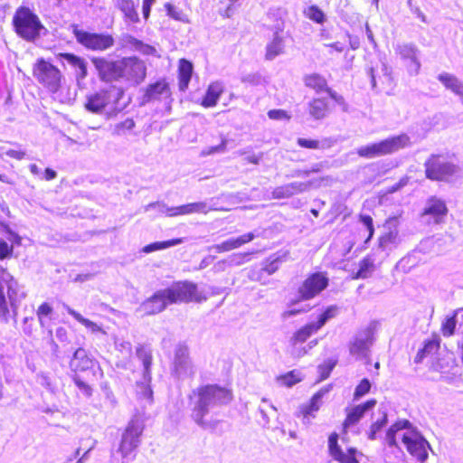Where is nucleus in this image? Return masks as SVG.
<instances>
[{
    "mask_svg": "<svg viewBox=\"0 0 463 463\" xmlns=\"http://www.w3.org/2000/svg\"><path fill=\"white\" fill-rule=\"evenodd\" d=\"M79 323L84 326L86 328L90 330L94 334L101 333L106 334V332L103 330L101 326L98 325L97 323L91 321L89 318L84 317L82 315H79Z\"/></svg>",
    "mask_w": 463,
    "mask_h": 463,
    "instance_id": "nucleus-59",
    "label": "nucleus"
},
{
    "mask_svg": "<svg viewBox=\"0 0 463 463\" xmlns=\"http://www.w3.org/2000/svg\"><path fill=\"white\" fill-rule=\"evenodd\" d=\"M396 52L401 57V59L411 61V62H414L417 65H419V62L417 61V52L412 45H399L398 48L396 49Z\"/></svg>",
    "mask_w": 463,
    "mask_h": 463,
    "instance_id": "nucleus-48",
    "label": "nucleus"
},
{
    "mask_svg": "<svg viewBox=\"0 0 463 463\" xmlns=\"http://www.w3.org/2000/svg\"><path fill=\"white\" fill-rule=\"evenodd\" d=\"M7 298L9 303L20 302L25 298V293H19L18 282L10 274V279H6Z\"/></svg>",
    "mask_w": 463,
    "mask_h": 463,
    "instance_id": "nucleus-43",
    "label": "nucleus"
},
{
    "mask_svg": "<svg viewBox=\"0 0 463 463\" xmlns=\"http://www.w3.org/2000/svg\"><path fill=\"white\" fill-rule=\"evenodd\" d=\"M100 390L105 396L106 401L109 402L112 408H115L118 405V400L107 381L100 383Z\"/></svg>",
    "mask_w": 463,
    "mask_h": 463,
    "instance_id": "nucleus-54",
    "label": "nucleus"
},
{
    "mask_svg": "<svg viewBox=\"0 0 463 463\" xmlns=\"http://www.w3.org/2000/svg\"><path fill=\"white\" fill-rule=\"evenodd\" d=\"M140 91L143 92L139 98L140 106L171 97L169 83L165 79H159L155 82L149 83L146 88L141 89Z\"/></svg>",
    "mask_w": 463,
    "mask_h": 463,
    "instance_id": "nucleus-17",
    "label": "nucleus"
},
{
    "mask_svg": "<svg viewBox=\"0 0 463 463\" xmlns=\"http://www.w3.org/2000/svg\"><path fill=\"white\" fill-rule=\"evenodd\" d=\"M165 290L171 305L201 301L197 284L189 280L174 281Z\"/></svg>",
    "mask_w": 463,
    "mask_h": 463,
    "instance_id": "nucleus-9",
    "label": "nucleus"
},
{
    "mask_svg": "<svg viewBox=\"0 0 463 463\" xmlns=\"http://www.w3.org/2000/svg\"><path fill=\"white\" fill-rule=\"evenodd\" d=\"M171 373L177 379L191 377L194 373L188 346L184 343H179L175 348Z\"/></svg>",
    "mask_w": 463,
    "mask_h": 463,
    "instance_id": "nucleus-13",
    "label": "nucleus"
},
{
    "mask_svg": "<svg viewBox=\"0 0 463 463\" xmlns=\"http://www.w3.org/2000/svg\"><path fill=\"white\" fill-rule=\"evenodd\" d=\"M335 141L332 137H325L322 140L315 138L298 137L297 145L305 149L310 150H326L331 148Z\"/></svg>",
    "mask_w": 463,
    "mask_h": 463,
    "instance_id": "nucleus-37",
    "label": "nucleus"
},
{
    "mask_svg": "<svg viewBox=\"0 0 463 463\" xmlns=\"http://www.w3.org/2000/svg\"><path fill=\"white\" fill-rule=\"evenodd\" d=\"M376 266L377 264L375 263L373 254L366 255L359 262V269L355 273L352 274V279H359L369 278L374 271Z\"/></svg>",
    "mask_w": 463,
    "mask_h": 463,
    "instance_id": "nucleus-39",
    "label": "nucleus"
},
{
    "mask_svg": "<svg viewBox=\"0 0 463 463\" xmlns=\"http://www.w3.org/2000/svg\"><path fill=\"white\" fill-rule=\"evenodd\" d=\"M338 307L335 305L327 307L318 317L317 320L309 325L317 332L322 328L327 320L335 317L337 315Z\"/></svg>",
    "mask_w": 463,
    "mask_h": 463,
    "instance_id": "nucleus-42",
    "label": "nucleus"
},
{
    "mask_svg": "<svg viewBox=\"0 0 463 463\" xmlns=\"http://www.w3.org/2000/svg\"><path fill=\"white\" fill-rule=\"evenodd\" d=\"M359 221L366 227V230L368 232V234L364 240V242L367 243L372 240L374 234V227H373V218L370 215L367 214H360L358 216Z\"/></svg>",
    "mask_w": 463,
    "mask_h": 463,
    "instance_id": "nucleus-57",
    "label": "nucleus"
},
{
    "mask_svg": "<svg viewBox=\"0 0 463 463\" xmlns=\"http://www.w3.org/2000/svg\"><path fill=\"white\" fill-rule=\"evenodd\" d=\"M90 60L102 82L125 80L132 86H138L146 77V65L137 56L112 60L104 56H91Z\"/></svg>",
    "mask_w": 463,
    "mask_h": 463,
    "instance_id": "nucleus-1",
    "label": "nucleus"
},
{
    "mask_svg": "<svg viewBox=\"0 0 463 463\" xmlns=\"http://www.w3.org/2000/svg\"><path fill=\"white\" fill-rule=\"evenodd\" d=\"M6 279H10V273L0 265V322L4 324H8L10 318V309L5 293Z\"/></svg>",
    "mask_w": 463,
    "mask_h": 463,
    "instance_id": "nucleus-31",
    "label": "nucleus"
},
{
    "mask_svg": "<svg viewBox=\"0 0 463 463\" xmlns=\"http://www.w3.org/2000/svg\"><path fill=\"white\" fill-rule=\"evenodd\" d=\"M136 355L141 361L143 365L142 374L146 378L152 373L153 355L152 349L148 344H138L136 346Z\"/></svg>",
    "mask_w": 463,
    "mask_h": 463,
    "instance_id": "nucleus-35",
    "label": "nucleus"
},
{
    "mask_svg": "<svg viewBox=\"0 0 463 463\" xmlns=\"http://www.w3.org/2000/svg\"><path fill=\"white\" fill-rule=\"evenodd\" d=\"M457 325L456 314H453L450 317H446V319L441 324V333L444 336L449 337L455 333Z\"/></svg>",
    "mask_w": 463,
    "mask_h": 463,
    "instance_id": "nucleus-52",
    "label": "nucleus"
},
{
    "mask_svg": "<svg viewBox=\"0 0 463 463\" xmlns=\"http://www.w3.org/2000/svg\"><path fill=\"white\" fill-rule=\"evenodd\" d=\"M448 213V208L443 200L439 199L435 196H431L428 199L427 204L422 211V215H428L432 218L436 222L446 216Z\"/></svg>",
    "mask_w": 463,
    "mask_h": 463,
    "instance_id": "nucleus-32",
    "label": "nucleus"
},
{
    "mask_svg": "<svg viewBox=\"0 0 463 463\" xmlns=\"http://www.w3.org/2000/svg\"><path fill=\"white\" fill-rule=\"evenodd\" d=\"M148 419L149 415L146 411L144 410H135V413L121 434L117 448L116 445L112 448V456L119 454L123 460L122 463H128L135 459L137 449L141 444V437L146 428V421Z\"/></svg>",
    "mask_w": 463,
    "mask_h": 463,
    "instance_id": "nucleus-2",
    "label": "nucleus"
},
{
    "mask_svg": "<svg viewBox=\"0 0 463 463\" xmlns=\"http://www.w3.org/2000/svg\"><path fill=\"white\" fill-rule=\"evenodd\" d=\"M255 238L254 233L248 232L237 238L228 239L222 243L216 245L218 252H226L241 247L242 245L251 241Z\"/></svg>",
    "mask_w": 463,
    "mask_h": 463,
    "instance_id": "nucleus-38",
    "label": "nucleus"
},
{
    "mask_svg": "<svg viewBox=\"0 0 463 463\" xmlns=\"http://www.w3.org/2000/svg\"><path fill=\"white\" fill-rule=\"evenodd\" d=\"M333 106L326 97L313 98L307 104L308 115L315 120L326 118L331 112Z\"/></svg>",
    "mask_w": 463,
    "mask_h": 463,
    "instance_id": "nucleus-28",
    "label": "nucleus"
},
{
    "mask_svg": "<svg viewBox=\"0 0 463 463\" xmlns=\"http://www.w3.org/2000/svg\"><path fill=\"white\" fill-rule=\"evenodd\" d=\"M69 376L83 396L88 399L92 396L93 388L85 380H83L80 373H70Z\"/></svg>",
    "mask_w": 463,
    "mask_h": 463,
    "instance_id": "nucleus-46",
    "label": "nucleus"
},
{
    "mask_svg": "<svg viewBox=\"0 0 463 463\" xmlns=\"http://www.w3.org/2000/svg\"><path fill=\"white\" fill-rule=\"evenodd\" d=\"M439 80L455 94H463V83L454 75L442 73L438 76Z\"/></svg>",
    "mask_w": 463,
    "mask_h": 463,
    "instance_id": "nucleus-41",
    "label": "nucleus"
},
{
    "mask_svg": "<svg viewBox=\"0 0 463 463\" xmlns=\"http://www.w3.org/2000/svg\"><path fill=\"white\" fill-rule=\"evenodd\" d=\"M165 12H166V14L175 19V20H177V21H181L182 20V12L179 11V9L173 4L171 3H166L165 4Z\"/></svg>",
    "mask_w": 463,
    "mask_h": 463,
    "instance_id": "nucleus-64",
    "label": "nucleus"
},
{
    "mask_svg": "<svg viewBox=\"0 0 463 463\" xmlns=\"http://www.w3.org/2000/svg\"><path fill=\"white\" fill-rule=\"evenodd\" d=\"M317 331L309 325V323L297 329L288 340V348L293 357L300 358L307 355L310 349L317 345L315 339L308 345H305L307 340Z\"/></svg>",
    "mask_w": 463,
    "mask_h": 463,
    "instance_id": "nucleus-12",
    "label": "nucleus"
},
{
    "mask_svg": "<svg viewBox=\"0 0 463 463\" xmlns=\"http://www.w3.org/2000/svg\"><path fill=\"white\" fill-rule=\"evenodd\" d=\"M458 172V165L445 154H432L424 162L425 177L435 182H449Z\"/></svg>",
    "mask_w": 463,
    "mask_h": 463,
    "instance_id": "nucleus-7",
    "label": "nucleus"
},
{
    "mask_svg": "<svg viewBox=\"0 0 463 463\" xmlns=\"http://www.w3.org/2000/svg\"><path fill=\"white\" fill-rule=\"evenodd\" d=\"M232 400V392L219 385L204 386V405H223Z\"/></svg>",
    "mask_w": 463,
    "mask_h": 463,
    "instance_id": "nucleus-24",
    "label": "nucleus"
},
{
    "mask_svg": "<svg viewBox=\"0 0 463 463\" xmlns=\"http://www.w3.org/2000/svg\"><path fill=\"white\" fill-rule=\"evenodd\" d=\"M396 234L392 232L381 235L378 239V248L384 250L390 244L395 242Z\"/></svg>",
    "mask_w": 463,
    "mask_h": 463,
    "instance_id": "nucleus-61",
    "label": "nucleus"
},
{
    "mask_svg": "<svg viewBox=\"0 0 463 463\" xmlns=\"http://www.w3.org/2000/svg\"><path fill=\"white\" fill-rule=\"evenodd\" d=\"M402 440L413 458L421 462L426 460L429 444L418 432L408 430L402 434Z\"/></svg>",
    "mask_w": 463,
    "mask_h": 463,
    "instance_id": "nucleus-18",
    "label": "nucleus"
},
{
    "mask_svg": "<svg viewBox=\"0 0 463 463\" xmlns=\"http://www.w3.org/2000/svg\"><path fill=\"white\" fill-rule=\"evenodd\" d=\"M194 77V64L187 59H180L177 69L178 89L184 92Z\"/></svg>",
    "mask_w": 463,
    "mask_h": 463,
    "instance_id": "nucleus-33",
    "label": "nucleus"
},
{
    "mask_svg": "<svg viewBox=\"0 0 463 463\" xmlns=\"http://www.w3.org/2000/svg\"><path fill=\"white\" fill-rule=\"evenodd\" d=\"M12 27L15 34L27 43H36L48 33L38 14L24 5L16 8L12 19Z\"/></svg>",
    "mask_w": 463,
    "mask_h": 463,
    "instance_id": "nucleus-3",
    "label": "nucleus"
},
{
    "mask_svg": "<svg viewBox=\"0 0 463 463\" xmlns=\"http://www.w3.org/2000/svg\"><path fill=\"white\" fill-rule=\"evenodd\" d=\"M372 343V337H355L349 345L350 353L353 354H361L365 353Z\"/></svg>",
    "mask_w": 463,
    "mask_h": 463,
    "instance_id": "nucleus-47",
    "label": "nucleus"
},
{
    "mask_svg": "<svg viewBox=\"0 0 463 463\" xmlns=\"http://www.w3.org/2000/svg\"><path fill=\"white\" fill-rule=\"evenodd\" d=\"M268 117L273 120H289L290 114L284 109H270L268 111Z\"/></svg>",
    "mask_w": 463,
    "mask_h": 463,
    "instance_id": "nucleus-62",
    "label": "nucleus"
},
{
    "mask_svg": "<svg viewBox=\"0 0 463 463\" xmlns=\"http://www.w3.org/2000/svg\"><path fill=\"white\" fill-rule=\"evenodd\" d=\"M53 307L49 302H43L36 310V315L38 318L43 317L52 319V317L53 315Z\"/></svg>",
    "mask_w": 463,
    "mask_h": 463,
    "instance_id": "nucleus-60",
    "label": "nucleus"
},
{
    "mask_svg": "<svg viewBox=\"0 0 463 463\" xmlns=\"http://www.w3.org/2000/svg\"><path fill=\"white\" fill-rule=\"evenodd\" d=\"M304 84L307 88L317 93L325 92L328 97L337 104H344L345 99L342 95L333 90L327 84L326 79L319 73L313 72L303 77Z\"/></svg>",
    "mask_w": 463,
    "mask_h": 463,
    "instance_id": "nucleus-20",
    "label": "nucleus"
},
{
    "mask_svg": "<svg viewBox=\"0 0 463 463\" xmlns=\"http://www.w3.org/2000/svg\"><path fill=\"white\" fill-rule=\"evenodd\" d=\"M33 71L36 80L52 93L60 90L63 76L57 66L44 58H39L33 64Z\"/></svg>",
    "mask_w": 463,
    "mask_h": 463,
    "instance_id": "nucleus-8",
    "label": "nucleus"
},
{
    "mask_svg": "<svg viewBox=\"0 0 463 463\" xmlns=\"http://www.w3.org/2000/svg\"><path fill=\"white\" fill-rule=\"evenodd\" d=\"M387 423V416L386 414H383V417L370 426V430L367 434L368 439L371 440H373L376 439V435L379 431L382 430V429L386 425Z\"/></svg>",
    "mask_w": 463,
    "mask_h": 463,
    "instance_id": "nucleus-56",
    "label": "nucleus"
},
{
    "mask_svg": "<svg viewBox=\"0 0 463 463\" xmlns=\"http://www.w3.org/2000/svg\"><path fill=\"white\" fill-rule=\"evenodd\" d=\"M409 421L407 420L397 421L393 423L386 431V442L390 447H396V433L409 426Z\"/></svg>",
    "mask_w": 463,
    "mask_h": 463,
    "instance_id": "nucleus-44",
    "label": "nucleus"
},
{
    "mask_svg": "<svg viewBox=\"0 0 463 463\" xmlns=\"http://www.w3.org/2000/svg\"><path fill=\"white\" fill-rule=\"evenodd\" d=\"M69 368L71 370V373L90 372L95 376L97 371H99L100 375H103V371L99 363L92 354L80 345L77 346L72 351V354L69 362Z\"/></svg>",
    "mask_w": 463,
    "mask_h": 463,
    "instance_id": "nucleus-11",
    "label": "nucleus"
},
{
    "mask_svg": "<svg viewBox=\"0 0 463 463\" xmlns=\"http://www.w3.org/2000/svg\"><path fill=\"white\" fill-rule=\"evenodd\" d=\"M337 361L335 359H328L323 364H319L317 366V371L319 373L318 381L321 382L327 379L330 376L333 369L335 367Z\"/></svg>",
    "mask_w": 463,
    "mask_h": 463,
    "instance_id": "nucleus-51",
    "label": "nucleus"
},
{
    "mask_svg": "<svg viewBox=\"0 0 463 463\" xmlns=\"http://www.w3.org/2000/svg\"><path fill=\"white\" fill-rule=\"evenodd\" d=\"M119 49H128L131 52H137L143 55H156V49L144 41L137 39L128 33H123L118 40Z\"/></svg>",
    "mask_w": 463,
    "mask_h": 463,
    "instance_id": "nucleus-23",
    "label": "nucleus"
},
{
    "mask_svg": "<svg viewBox=\"0 0 463 463\" xmlns=\"http://www.w3.org/2000/svg\"><path fill=\"white\" fill-rule=\"evenodd\" d=\"M152 382V373H150V377L146 378L142 374V380L137 381L136 383L137 387V398L142 403V408L140 411L144 410L146 411V405L154 404V391L151 385Z\"/></svg>",
    "mask_w": 463,
    "mask_h": 463,
    "instance_id": "nucleus-29",
    "label": "nucleus"
},
{
    "mask_svg": "<svg viewBox=\"0 0 463 463\" xmlns=\"http://www.w3.org/2000/svg\"><path fill=\"white\" fill-rule=\"evenodd\" d=\"M156 210L158 213H165L169 217L185 215L194 213L203 212V202L189 203L179 206H167L164 202L156 201L148 203L145 212Z\"/></svg>",
    "mask_w": 463,
    "mask_h": 463,
    "instance_id": "nucleus-16",
    "label": "nucleus"
},
{
    "mask_svg": "<svg viewBox=\"0 0 463 463\" xmlns=\"http://www.w3.org/2000/svg\"><path fill=\"white\" fill-rule=\"evenodd\" d=\"M135 127L136 123L134 119L132 118H128L115 125L113 133L118 136H125L130 133Z\"/></svg>",
    "mask_w": 463,
    "mask_h": 463,
    "instance_id": "nucleus-50",
    "label": "nucleus"
},
{
    "mask_svg": "<svg viewBox=\"0 0 463 463\" xmlns=\"http://www.w3.org/2000/svg\"><path fill=\"white\" fill-rule=\"evenodd\" d=\"M375 404H376V400L370 399L361 404L355 405L350 409H346V415L342 423L343 433L346 434L347 430L351 426H354L356 423H358L359 420L364 417V413L368 410L374 407Z\"/></svg>",
    "mask_w": 463,
    "mask_h": 463,
    "instance_id": "nucleus-26",
    "label": "nucleus"
},
{
    "mask_svg": "<svg viewBox=\"0 0 463 463\" xmlns=\"http://www.w3.org/2000/svg\"><path fill=\"white\" fill-rule=\"evenodd\" d=\"M282 52L283 40L280 36L276 35L273 40L267 45L265 58L270 61Z\"/></svg>",
    "mask_w": 463,
    "mask_h": 463,
    "instance_id": "nucleus-45",
    "label": "nucleus"
},
{
    "mask_svg": "<svg viewBox=\"0 0 463 463\" xmlns=\"http://www.w3.org/2000/svg\"><path fill=\"white\" fill-rule=\"evenodd\" d=\"M305 14L310 20L322 24L325 21V14L323 11L317 5H310L306 11Z\"/></svg>",
    "mask_w": 463,
    "mask_h": 463,
    "instance_id": "nucleus-53",
    "label": "nucleus"
},
{
    "mask_svg": "<svg viewBox=\"0 0 463 463\" xmlns=\"http://www.w3.org/2000/svg\"><path fill=\"white\" fill-rule=\"evenodd\" d=\"M411 146V140L408 134L401 133L391 136L378 142L359 147L356 150L358 156L362 158H374L397 153Z\"/></svg>",
    "mask_w": 463,
    "mask_h": 463,
    "instance_id": "nucleus-5",
    "label": "nucleus"
},
{
    "mask_svg": "<svg viewBox=\"0 0 463 463\" xmlns=\"http://www.w3.org/2000/svg\"><path fill=\"white\" fill-rule=\"evenodd\" d=\"M124 96V88L109 85L99 91L87 95L84 108L88 112L99 115L105 111L109 104H112L113 109L118 113L127 107V103H120Z\"/></svg>",
    "mask_w": 463,
    "mask_h": 463,
    "instance_id": "nucleus-4",
    "label": "nucleus"
},
{
    "mask_svg": "<svg viewBox=\"0 0 463 463\" xmlns=\"http://www.w3.org/2000/svg\"><path fill=\"white\" fill-rule=\"evenodd\" d=\"M440 347V338L438 334L433 333L430 339H427L423 343V346L419 349L417 354L414 357V362L420 364L423 359L433 354H437Z\"/></svg>",
    "mask_w": 463,
    "mask_h": 463,
    "instance_id": "nucleus-36",
    "label": "nucleus"
},
{
    "mask_svg": "<svg viewBox=\"0 0 463 463\" xmlns=\"http://www.w3.org/2000/svg\"><path fill=\"white\" fill-rule=\"evenodd\" d=\"M331 390L332 384H327L320 388L311 396L307 404L300 407L299 415L303 419H309L310 417L314 418L315 413L318 411L323 405L324 398L329 393Z\"/></svg>",
    "mask_w": 463,
    "mask_h": 463,
    "instance_id": "nucleus-25",
    "label": "nucleus"
},
{
    "mask_svg": "<svg viewBox=\"0 0 463 463\" xmlns=\"http://www.w3.org/2000/svg\"><path fill=\"white\" fill-rule=\"evenodd\" d=\"M338 439L339 435L336 432H332L328 436V453L333 459L339 463H359L356 458V449L350 447L344 451L338 443Z\"/></svg>",
    "mask_w": 463,
    "mask_h": 463,
    "instance_id": "nucleus-22",
    "label": "nucleus"
},
{
    "mask_svg": "<svg viewBox=\"0 0 463 463\" xmlns=\"http://www.w3.org/2000/svg\"><path fill=\"white\" fill-rule=\"evenodd\" d=\"M286 260V254L271 255L261 264V267H252L249 270L248 278L251 281L266 284V279L277 272L280 264Z\"/></svg>",
    "mask_w": 463,
    "mask_h": 463,
    "instance_id": "nucleus-15",
    "label": "nucleus"
},
{
    "mask_svg": "<svg viewBox=\"0 0 463 463\" xmlns=\"http://www.w3.org/2000/svg\"><path fill=\"white\" fill-rule=\"evenodd\" d=\"M69 30L76 43L88 51L105 52L116 43L114 35L107 31L98 33L83 29L80 24L74 23L70 24Z\"/></svg>",
    "mask_w": 463,
    "mask_h": 463,
    "instance_id": "nucleus-6",
    "label": "nucleus"
},
{
    "mask_svg": "<svg viewBox=\"0 0 463 463\" xmlns=\"http://www.w3.org/2000/svg\"><path fill=\"white\" fill-rule=\"evenodd\" d=\"M115 6L123 14L124 21L128 24H137L140 22L138 13L137 11V5L134 0H114Z\"/></svg>",
    "mask_w": 463,
    "mask_h": 463,
    "instance_id": "nucleus-34",
    "label": "nucleus"
},
{
    "mask_svg": "<svg viewBox=\"0 0 463 463\" xmlns=\"http://www.w3.org/2000/svg\"><path fill=\"white\" fill-rule=\"evenodd\" d=\"M188 399L192 418L200 427H203V383L192 391Z\"/></svg>",
    "mask_w": 463,
    "mask_h": 463,
    "instance_id": "nucleus-30",
    "label": "nucleus"
},
{
    "mask_svg": "<svg viewBox=\"0 0 463 463\" xmlns=\"http://www.w3.org/2000/svg\"><path fill=\"white\" fill-rule=\"evenodd\" d=\"M165 249H167L165 241H154L149 244H146V246L143 247L142 251L145 253H151V252H154L156 250H165Z\"/></svg>",
    "mask_w": 463,
    "mask_h": 463,
    "instance_id": "nucleus-63",
    "label": "nucleus"
},
{
    "mask_svg": "<svg viewBox=\"0 0 463 463\" xmlns=\"http://www.w3.org/2000/svg\"><path fill=\"white\" fill-rule=\"evenodd\" d=\"M371 390V383L368 379H362L359 383L356 385L354 392V399L357 400L365 394H367Z\"/></svg>",
    "mask_w": 463,
    "mask_h": 463,
    "instance_id": "nucleus-58",
    "label": "nucleus"
},
{
    "mask_svg": "<svg viewBox=\"0 0 463 463\" xmlns=\"http://www.w3.org/2000/svg\"><path fill=\"white\" fill-rule=\"evenodd\" d=\"M280 383L286 387H291L302 381L300 373L297 370L289 371L279 377Z\"/></svg>",
    "mask_w": 463,
    "mask_h": 463,
    "instance_id": "nucleus-49",
    "label": "nucleus"
},
{
    "mask_svg": "<svg viewBox=\"0 0 463 463\" xmlns=\"http://www.w3.org/2000/svg\"><path fill=\"white\" fill-rule=\"evenodd\" d=\"M223 92L224 87L222 82H212L204 94V108L216 106L219 98Z\"/></svg>",
    "mask_w": 463,
    "mask_h": 463,
    "instance_id": "nucleus-40",
    "label": "nucleus"
},
{
    "mask_svg": "<svg viewBox=\"0 0 463 463\" xmlns=\"http://www.w3.org/2000/svg\"><path fill=\"white\" fill-rule=\"evenodd\" d=\"M171 306L165 288L156 290L149 298H146L139 306L138 310L146 316H154L165 311Z\"/></svg>",
    "mask_w": 463,
    "mask_h": 463,
    "instance_id": "nucleus-21",
    "label": "nucleus"
},
{
    "mask_svg": "<svg viewBox=\"0 0 463 463\" xmlns=\"http://www.w3.org/2000/svg\"><path fill=\"white\" fill-rule=\"evenodd\" d=\"M22 236L11 228L9 222L0 221V260H9L14 248L22 245Z\"/></svg>",
    "mask_w": 463,
    "mask_h": 463,
    "instance_id": "nucleus-14",
    "label": "nucleus"
},
{
    "mask_svg": "<svg viewBox=\"0 0 463 463\" xmlns=\"http://www.w3.org/2000/svg\"><path fill=\"white\" fill-rule=\"evenodd\" d=\"M329 284L326 272L317 271L308 274L298 288V300L307 301L318 296Z\"/></svg>",
    "mask_w": 463,
    "mask_h": 463,
    "instance_id": "nucleus-10",
    "label": "nucleus"
},
{
    "mask_svg": "<svg viewBox=\"0 0 463 463\" xmlns=\"http://www.w3.org/2000/svg\"><path fill=\"white\" fill-rule=\"evenodd\" d=\"M326 177H319L307 182H294L282 184L273 188L271 191V197L273 199H286L293 196L294 194L302 193L311 186L318 185L322 182L326 181Z\"/></svg>",
    "mask_w": 463,
    "mask_h": 463,
    "instance_id": "nucleus-19",
    "label": "nucleus"
},
{
    "mask_svg": "<svg viewBox=\"0 0 463 463\" xmlns=\"http://www.w3.org/2000/svg\"><path fill=\"white\" fill-rule=\"evenodd\" d=\"M63 58L68 64L74 68L77 84L80 88H82L83 80L89 74V64L87 60L84 57L72 52L63 53Z\"/></svg>",
    "mask_w": 463,
    "mask_h": 463,
    "instance_id": "nucleus-27",
    "label": "nucleus"
},
{
    "mask_svg": "<svg viewBox=\"0 0 463 463\" xmlns=\"http://www.w3.org/2000/svg\"><path fill=\"white\" fill-rule=\"evenodd\" d=\"M38 383L44 387L47 391H49L52 393H54L56 392V386L53 384L51 376L48 373L45 372H40L36 375Z\"/></svg>",
    "mask_w": 463,
    "mask_h": 463,
    "instance_id": "nucleus-55",
    "label": "nucleus"
}]
</instances>
